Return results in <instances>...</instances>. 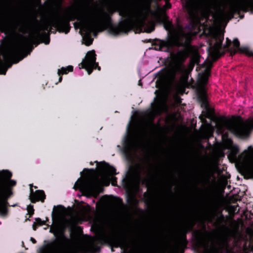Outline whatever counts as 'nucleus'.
<instances>
[{"label": "nucleus", "instance_id": "nucleus-1", "mask_svg": "<svg viewBox=\"0 0 253 253\" xmlns=\"http://www.w3.org/2000/svg\"><path fill=\"white\" fill-rule=\"evenodd\" d=\"M223 35L219 31L214 32L210 41L209 55L212 61H215L226 51H229L231 54H235L237 51L245 53L253 57V52L247 47L239 48V42L235 39L232 42L228 38L226 39V44H223ZM253 128V118L244 120L238 118L234 121L231 122L223 120L218 125L219 131L223 133V144L221 148L222 150L228 149L229 155L233 159H236L239 148L234 144L231 140L226 137V130L229 131L239 137L247 136L250 130Z\"/></svg>", "mask_w": 253, "mask_h": 253}, {"label": "nucleus", "instance_id": "nucleus-2", "mask_svg": "<svg viewBox=\"0 0 253 253\" xmlns=\"http://www.w3.org/2000/svg\"><path fill=\"white\" fill-rule=\"evenodd\" d=\"M119 13L125 18L121 26L126 25L136 27L147 33H150L154 30L153 21L148 18L149 15H153V13L148 8L141 6L132 8L124 7Z\"/></svg>", "mask_w": 253, "mask_h": 253}, {"label": "nucleus", "instance_id": "nucleus-3", "mask_svg": "<svg viewBox=\"0 0 253 253\" xmlns=\"http://www.w3.org/2000/svg\"><path fill=\"white\" fill-rule=\"evenodd\" d=\"M76 18L85 44L90 45L93 41L90 34L96 36L97 32L101 31L103 19L91 7H86L80 12Z\"/></svg>", "mask_w": 253, "mask_h": 253}, {"label": "nucleus", "instance_id": "nucleus-4", "mask_svg": "<svg viewBox=\"0 0 253 253\" xmlns=\"http://www.w3.org/2000/svg\"><path fill=\"white\" fill-rule=\"evenodd\" d=\"M110 179V176L105 174H103L99 178V174L94 170L90 169L88 175L75 183L74 188L79 189L87 196H96L101 186L109 185Z\"/></svg>", "mask_w": 253, "mask_h": 253}, {"label": "nucleus", "instance_id": "nucleus-5", "mask_svg": "<svg viewBox=\"0 0 253 253\" xmlns=\"http://www.w3.org/2000/svg\"><path fill=\"white\" fill-rule=\"evenodd\" d=\"M167 8H170V4L166 0ZM184 7L192 21L198 23L202 17L207 16V7L204 0H186Z\"/></svg>", "mask_w": 253, "mask_h": 253}, {"label": "nucleus", "instance_id": "nucleus-6", "mask_svg": "<svg viewBox=\"0 0 253 253\" xmlns=\"http://www.w3.org/2000/svg\"><path fill=\"white\" fill-rule=\"evenodd\" d=\"M11 173L8 170L0 171V212L5 211L4 202L11 194L10 187L16 184V181L10 180Z\"/></svg>", "mask_w": 253, "mask_h": 253}, {"label": "nucleus", "instance_id": "nucleus-7", "mask_svg": "<svg viewBox=\"0 0 253 253\" xmlns=\"http://www.w3.org/2000/svg\"><path fill=\"white\" fill-rule=\"evenodd\" d=\"M253 7V0H243L242 1L231 5L229 10L223 11L220 14L221 21H228L233 16L234 12L240 10L247 11Z\"/></svg>", "mask_w": 253, "mask_h": 253}, {"label": "nucleus", "instance_id": "nucleus-8", "mask_svg": "<svg viewBox=\"0 0 253 253\" xmlns=\"http://www.w3.org/2000/svg\"><path fill=\"white\" fill-rule=\"evenodd\" d=\"M209 74V70L207 69L205 73L199 79V85L197 89L198 97L202 102L201 105L206 109L208 107V103L207 101V94L204 86L207 83Z\"/></svg>", "mask_w": 253, "mask_h": 253}, {"label": "nucleus", "instance_id": "nucleus-9", "mask_svg": "<svg viewBox=\"0 0 253 253\" xmlns=\"http://www.w3.org/2000/svg\"><path fill=\"white\" fill-rule=\"evenodd\" d=\"M239 163L243 167L253 173V147L249 146L238 158Z\"/></svg>", "mask_w": 253, "mask_h": 253}, {"label": "nucleus", "instance_id": "nucleus-10", "mask_svg": "<svg viewBox=\"0 0 253 253\" xmlns=\"http://www.w3.org/2000/svg\"><path fill=\"white\" fill-rule=\"evenodd\" d=\"M96 54L94 50L88 51L84 58L82 62V68L85 69L88 75L92 72V70L97 68L98 70H100V67L98 66V63L95 62Z\"/></svg>", "mask_w": 253, "mask_h": 253}, {"label": "nucleus", "instance_id": "nucleus-11", "mask_svg": "<svg viewBox=\"0 0 253 253\" xmlns=\"http://www.w3.org/2000/svg\"><path fill=\"white\" fill-rule=\"evenodd\" d=\"M173 72L174 74H180L182 76L181 83L179 84V86L176 89L177 94H182L184 92L183 84L186 81L187 74V70L185 66L181 63L176 64L173 69Z\"/></svg>", "mask_w": 253, "mask_h": 253}, {"label": "nucleus", "instance_id": "nucleus-12", "mask_svg": "<svg viewBox=\"0 0 253 253\" xmlns=\"http://www.w3.org/2000/svg\"><path fill=\"white\" fill-rule=\"evenodd\" d=\"M16 53V49L13 48L8 50L3 54V57L4 61L0 59V74L5 75L7 69L10 68L11 64L7 61L11 58Z\"/></svg>", "mask_w": 253, "mask_h": 253}, {"label": "nucleus", "instance_id": "nucleus-13", "mask_svg": "<svg viewBox=\"0 0 253 253\" xmlns=\"http://www.w3.org/2000/svg\"><path fill=\"white\" fill-rule=\"evenodd\" d=\"M66 225L65 219L62 217L54 223L53 226L50 228V232L53 233L55 236L58 237L61 235L62 230Z\"/></svg>", "mask_w": 253, "mask_h": 253}, {"label": "nucleus", "instance_id": "nucleus-14", "mask_svg": "<svg viewBox=\"0 0 253 253\" xmlns=\"http://www.w3.org/2000/svg\"><path fill=\"white\" fill-rule=\"evenodd\" d=\"M192 34V33L185 34L182 30L180 28L179 33L175 35L176 44L178 45H181L187 43Z\"/></svg>", "mask_w": 253, "mask_h": 253}, {"label": "nucleus", "instance_id": "nucleus-15", "mask_svg": "<svg viewBox=\"0 0 253 253\" xmlns=\"http://www.w3.org/2000/svg\"><path fill=\"white\" fill-rule=\"evenodd\" d=\"M30 198L32 202H36L39 200L43 201L45 195L42 191L38 190L34 193L33 190H31Z\"/></svg>", "mask_w": 253, "mask_h": 253}, {"label": "nucleus", "instance_id": "nucleus-16", "mask_svg": "<svg viewBox=\"0 0 253 253\" xmlns=\"http://www.w3.org/2000/svg\"><path fill=\"white\" fill-rule=\"evenodd\" d=\"M156 18L159 21L167 24L169 27L167 28V29L170 30L171 27V23L169 22L167 20V16L165 12H162L161 13H159L156 15Z\"/></svg>", "mask_w": 253, "mask_h": 253}, {"label": "nucleus", "instance_id": "nucleus-17", "mask_svg": "<svg viewBox=\"0 0 253 253\" xmlns=\"http://www.w3.org/2000/svg\"><path fill=\"white\" fill-rule=\"evenodd\" d=\"M166 109L167 107L165 104L158 103L157 104L156 106L153 108V111L154 115H157L160 114L162 112L166 111Z\"/></svg>", "mask_w": 253, "mask_h": 253}, {"label": "nucleus", "instance_id": "nucleus-18", "mask_svg": "<svg viewBox=\"0 0 253 253\" xmlns=\"http://www.w3.org/2000/svg\"><path fill=\"white\" fill-rule=\"evenodd\" d=\"M102 171L104 172L108 173L110 174H116V169L114 168L109 166L108 164H105L102 169Z\"/></svg>", "mask_w": 253, "mask_h": 253}, {"label": "nucleus", "instance_id": "nucleus-19", "mask_svg": "<svg viewBox=\"0 0 253 253\" xmlns=\"http://www.w3.org/2000/svg\"><path fill=\"white\" fill-rule=\"evenodd\" d=\"M73 67L72 66H69L67 67H62L61 69H59L58 74L59 76L61 75L66 74L70 71H72Z\"/></svg>", "mask_w": 253, "mask_h": 253}, {"label": "nucleus", "instance_id": "nucleus-20", "mask_svg": "<svg viewBox=\"0 0 253 253\" xmlns=\"http://www.w3.org/2000/svg\"><path fill=\"white\" fill-rule=\"evenodd\" d=\"M191 49H192V47L190 46H188L186 48L185 50L184 53V57H183L184 59L186 57H187L189 55Z\"/></svg>", "mask_w": 253, "mask_h": 253}, {"label": "nucleus", "instance_id": "nucleus-21", "mask_svg": "<svg viewBox=\"0 0 253 253\" xmlns=\"http://www.w3.org/2000/svg\"><path fill=\"white\" fill-rule=\"evenodd\" d=\"M28 211L29 214H33L34 212V209L32 206H29L28 207Z\"/></svg>", "mask_w": 253, "mask_h": 253}, {"label": "nucleus", "instance_id": "nucleus-22", "mask_svg": "<svg viewBox=\"0 0 253 253\" xmlns=\"http://www.w3.org/2000/svg\"><path fill=\"white\" fill-rule=\"evenodd\" d=\"M194 56H195V61H192V64H194L195 63H197V54H195L194 55Z\"/></svg>", "mask_w": 253, "mask_h": 253}, {"label": "nucleus", "instance_id": "nucleus-23", "mask_svg": "<svg viewBox=\"0 0 253 253\" xmlns=\"http://www.w3.org/2000/svg\"><path fill=\"white\" fill-rule=\"evenodd\" d=\"M37 222L39 225L42 224V222L41 220H40V219L37 220Z\"/></svg>", "mask_w": 253, "mask_h": 253}, {"label": "nucleus", "instance_id": "nucleus-24", "mask_svg": "<svg viewBox=\"0 0 253 253\" xmlns=\"http://www.w3.org/2000/svg\"><path fill=\"white\" fill-rule=\"evenodd\" d=\"M31 240L32 241V242H33V243H36V240H35V239H34V238H31Z\"/></svg>", "mask_w": 253, "mask_h": 253}, {"label": "nucleus", "instance_id": "nucleus-25", "mask_svg": "<svg viewBox=\"0 0 253 253\" xmlns=\"http://www.w3.org/2000/svg\"><path fill=\"white\" fill-rule=\"evenodd\" d=\"M129 144L128 143V144H126V147H127V149H128V147H129Z\"/></svg>", "mask_w": 253, "mask_h": 253}, {"label": "nucleus", "instance_id": "nucleus-26", "mask_svg": "<svg viewBox=\"0 0 253 253\" xmlns=\"http://www.w3.org/2000/svg\"><path fill=\"white\" fill-rule=\"evenodd\" d=\"M61 80H62V77H60L59 78V82H61Z\"/></svg>", "mask_w": 253, "mask_h": 253}, {"label": "nucleus", "instance_id": "nucleus-27", "mask_svg": "<svg viewBox=\"0 0 253 253\" xmlns=\"http://www.w3.org/2000/svg\"><path fill=\"white\" fill-rule=\"evenodd\" d=\"M45 43V44H48L49 41L46 42Z\"/></svg>", "mask_w": 253, "mask_h": 253}, {"label": "nucleus", "instance_id": "nucleus-28", "mask_svg": "<svg viewBox=\"0 0 253 253\" xmlns=\"http://www.w3.org/2000/svg\"><path fill=\"white\" fill-rule=\"evenodd\" d=\"M33 228H34V230H36V228H35V227L34 226H33Z\"/></svg>", "mask_w": 253, "mask_h": 253}, {"label": "nucleus", "instance_id": "nucleus-29", "mask_svg": "<svg viewBox=\"0 0 253 253\" xmlns=\"http://www.w3.org/2000/svg\"><path fill=\"white\" fill-rule=\"evenodd\" d=\"M220 155H221H221H223H223H224V154H223V153H222V154H220Z\"/></svg>", "mask_w": 253, "mask_h": 253}, {"label": "nucleus", "instance_id": "nucleus-30", "mask_svg": "<svg viewBox=\"0 0 253 253\" xmlns=\"http://www.w3.org/2000/svg\"><path fill=\"white\" fill-rule=\"evenodd\" d=\"M128 143H133V142H128Z\"/></svg>", "mask_w": 253, "mask_h": 253}]
</instances>
